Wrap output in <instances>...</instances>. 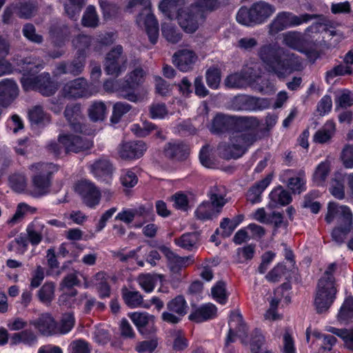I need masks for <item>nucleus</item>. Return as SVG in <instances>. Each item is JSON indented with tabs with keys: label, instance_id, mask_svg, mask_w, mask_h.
<instances>
[{
	"label": "nucleus",
	"instance_id": "1",
	"mask_svg": "<svg viewBox=\"0 0 353 353\" xmlns=\"http://www.w3.org/2000/svg\"><path fill=\"white\" fill-rule=\"evenodd\" d=\"M259 56L268 70L275 73L279 78H284L301 68L298 57L275 43L262 46Z\"/></svg>",
	"mask_w": 353,
	"mask_h": 353
},
{
	"label": "nucleus",
	"instance_id": "2",
	"mask_svg": "<svg viewBox=\"0 0 353 353\" xmlns=\"http://www.w3.org/2000/svg\"><path fill=\"white\" fill-rule=\"evenodd\" d=\"M257 139L256 134L252 130L233 132L228 144H221L219 146V153L226 159L239 158Z\"/></svg>",
	"mask_w": 353,
	"mask_h": 353
},
{
	"label": "nucleus",
	"instance_id": "3",
	"mask_svg": "<svg viewBox=\"0 0 353 353\" xmlns=\"http://www.w3.org/2000/svg\"><path fill=\"white\" fill-rule=\"evenodd\" d=\"M275 6L264 1L254 3L248 9L243 7L236 14V21L244 26L265 23L276 12Z\"/></svg>",
	"mask_w": 353,
	"mask_h": 353
},
{
	"label": "nucleus",
	"instance_id": "4",
	"mask_svg": "<svg viewBox=\"0 0 353 353\" xmlns=\"http://www.w3.org/2000/svg\"><path fill=\"white\" fill-rule=\"evenodd\" d=\"M92 141L82 136L71 133H61L58 137L57 141L51 142L48 149L56 156H61L63 153H78L90 149L92 146Z\"/></svg>",
	"mask_w": 353,
	"mask_h": 353
},
{
	"label": "nucleus",
	"instance_id": "5",
	"mask_svg": "<svg viewBox=\"0 0 353 353\" xmlns=\"http://www.w3.org/2000/svg\"><path fill=\"white\" fill-rule=\"evenodd\" d=\"M43 68V64L35 65L30 68V72L23 74L21 78L23 88L26 90H37L45 96L53 94L58 89L57 84L50 81L48 73L36 76L35 73Z\"/></svg>",
	"mask_w": 353,
	"mask_h": 353
},
{
	"label": "nucleus",
	"instance_id": "6",
	"mask_svg": "<svg viewBox=\"0 0 353 353\" xmlns=\"http://www.w3.org/2000/svg\"><path fill=\"white\" fill-rule=\"evenodd\" d=\"M54 168L52 163H37L30 165L34 196H42L48 192L50 186V176Z\"/></svg>",
	"mask_w": 353,
	"mask_h": 353
},
{
	"label": "nucleus",
	"instance_id": "7",
	"mask_svg": "<svg viewBox=\"0 0 353 353\" xmlns=\"http://www.w3.org/2000/svg\"><path fill=\"white\" fill-rule=\"evenodd\" d=\"M137 5L144 6L142 12L137 18L139 26L145 28L152 43H157L159 37L158 22L150 10V3L146 0H130L128 6L130 8Z\"/></svg>",
	"mask_w": 353,
	"mask_h": 353
},
{
	"label": "nucleus",
	"instance_id": "8",
	"mask_svg": "<svg viewBox=\"0 0 353 353\" xmlns=\"http://www.w3.org/2000/svg\"><path fill=\"white\" fill-rule=\"evenodd\" d=\"M314 18L316 15L309 14L297 16L290 12H280L270 23L269 33L274 35L286 28L299 26Z\"/></svg>",
	"mask_w": 353,
	"mask_h": 353
},
{
	"label": "nucleus",
	"instance_id": "9",
	"mask_svg": "<svg viewBox=\"0 0 353 353\" xmlns=\"http://www.w3.org/2000/svg\"><path fill=\"white\" fill-rule=\"evenodd\" d=\"M325 219L327 223L335 222L336 227L350 230L353 223V214L348 206L330 202Z\"/></svg>",
	"mask_w": 353,
	"mask_h": 353
},
{
	"label": "nucleus",
	"instance_id": "10",
	"mask_svg": "<svg viewBox=\"0 0 353 353\" xmlns=\"http://www.w3.org/2000/svg\"><path fill=\"white\" fill-rule=\"evenodd\" d=\"M337 289L336 284L330 281L319 279L314 299V305L318 313L326 312L336 299Z\"/></svg>",
	"mask_w": 353,
	"mask_h": 353
},
{
	"label": "nucleus",
	"instance_id": "11",
	"mask_svg": "<svg viewBox=\"0 0 353 353\" xmlns=\"http://www.w3.org/2000/svg\"><path fill=\"white\" fill-rule=\"evenodd\" d=\"M98 86L94 83L88 84L87 80L80 77L66 83L62 89V94L68 98L89 97L98 92Z\"/></svg>",
	"mask_w": 353,
	"mask_h": 353
},
{
	"label": "nucleus",
	"instance_id": "12",
	"mask_svg": "<svg viewBox=\"0 0 353 353\" xmlns=\"http://www.w3.org/2000/svg\"><path fill=\"white\" fill-rule=\"evenodd\" d=\"M104 65L106 73L115 77L126 70L127 58L123 54L121 46H115L107 54Z\"/></svg>",
	"mask_w": 353,
	"mask_h": 353
},
{
	"label": "nucleus",
	"instance_id": "13",
	"mask_svg": "<svg viewBox=\"0 0 353 353\" xmlns=\"http://www.w3.org/2000/svg\"><path fill=\"white\" fill-rule=\"evenodd\" d=\"M145 76V72L141 67H137L128 73L123 84L121 97L131 102L138 101L139 97L134 89L143 82Z\"/></svg>",
	"mask_w": 353,
	"mask_h": 353
},
{
	"label": "nucleus",
	"instance_id": "14",
	"mask_svg": "<svg viewBox=\"0 0 353 353\" xmlns=\"http://www.w3.org/2000/svg\"><path fill=\"white\" fill-rule=\"evenodd\" d=\"M75 190L87 206L94 208L99 203L101 192L91 181L81 180L77 183Z\"/></svg>",
	"mask_w": 353,
	"mask_h": 353
},
{
	"label": "nucleus",
	"instance_id": "15",
	"mask_svg": "<svg viewBox=\"0 0 353 353\" xmlns=\"http://www.w3.org/2000/svg\"><path fill=\"white\" fill-rule=\"evenodd\" d=\"M252 71L253 68H248L240 73L230 74L225 80V85L231 88H241L250 85L259 79Z\"/></svg>",
	"mask_w": 353,
	"mask_h": 353
},
{
	"label": "nucleus",
	"instance_id": "16",
	"mask_svg": "<svg viewBox=\"0 0 353 353\" xmlns=\"http://www.w3.org/2000/svg\"><path fill=\"white\" fill-rule=\"evenodd\" d=\"M147 149L141 141L123 143L118 149L119 157L123 159H136L143 156Z\"/></svg>",
	"mask_w": 353,
	"mask_h": 353
},
{
	"label": "nucleus",
	"instance_id": "17",
	"mask_svg": "<svg viewBox=\"0 0 353 353\" xmlns=\"http://www.w3.org/2000/svg\"><path fill=\"white\" fill-rule=\"evenodd\" d=\"M281 177L282 181L285 183L294 193L299 194L305 190L306 180L304 172L288 170L283 173Z\"/></svg>",
	"mask_w": 353,
	"mask_h": 353
},
{
	"label": "nucleus",
	"instance_id": "18",
	"mask_svg": "<svg viewBox=\"0 0 353 353\" xmlns=\"http://www.w3.org/2000/svg\"><path fill=\"white\" fill-rule=\"evenodd\" d=\"M193 8H185L177 15V21L181 28L187 33H193L199 28V15L192 11Z\"/></svg>",
	"mask_w": 353,
	"mask_h": 353
},
{
	"label": "nucleus",
	"instance_id": "19",
	"mask_svg": "<svg viewBox=\"0 0 353 353\" xmlns=\"http://www.w3.org/2000/svg\"><path fill=\"white\" fill-rule=\"evenodd\" d=\"M159 250L169 261L170 268L173 273L179 272L182 268H185L194 262L192 256L181 257L165 245L160 246Z\"/></svg>",
	"mask_w": 353,
	"mask_h": 353
},
{
	"label": "nucleus",
	"instance_id": "20",
	"mask_svg": "<svg viewBox=\"0 0 353 353\" xmlns=\"http://www.w3.org/2000/svg\"><path fill=\"white\" fill-rule=\"evenodd\" d=\"M197 59L198 57L194 51L183 49L174 53L173 62L181 71L188 72L192 68Z\"/></svg>",
	"mask_w": 353,
	"mask_h": 353
},
{
	"label": "nucleus",
	"instance_id": "21",
	"mask_svg": "<svg viewBox=\"0 0 353 353\" xmlns=\"http://www.w3.org/2000/svg\"><path fill=\"white\" fill-rule=\"evenodd\" d=\"M19 88L15 81L5 79L0 81V105H9L18 96Z\"/></svg>",
	"mask_w": 353,
	"mask_h": 353
},
{
	"label": "nucleus",
	"instance_id": "22",
	"mask_svg": "<svg viewBox=\"0 0 353 353\" xmlns=\"http://www.w3.org/2000/svg\"><path fill=\"white\" fill-rule=\"evenodd\" d=\"M229 333L226 339V343L229 344L234 341V337L236 335L243 338L246 333V327L243 322L242 316L238 311L231 312L229 321Z\"/></svg>",
	"mask_w": 353,
	"mask_h": 353
},
{
	"label": "nucleus",
	"instance_id": "23",
	"mask_svg": "<svg viewBox=\"0 0 353 353\" xmlns=\"http://www.w3.org/2000/svg\"><path fill=\"white\" fill-rule=\"evenodd\" d=\"M217 307L211 303H208L194 309L189 316L190 320L201 323L216 316Z\"/></svg>",
	"mask_w": 353,
	"mask_h": 353
},
{
	"label": "nucleus",
	"instance_id": "24",
	"mask_svg": "<svg viewBox=\"0 0 353 353\" xmlns=\"http://www.w3.org/2000/svg\"><path fill=\"white\" fill-rule=\"evenodd\" d=\"M41 334L46 336L57 334V324L49 314H43L38 319L30 321Z\"/></svg>",
	"mask_w": 353,
	"mask_h": 353
},
{
	"label": "nucleus",
	"instance_id": "25",
	"mask_svg": "<svg viewBox=\"0 0 353 353\" xmlns=\"http://www.w3.org/2000/svg\"><path fill=\"white\" fill-rule=\"evenodd\" d=\"M152 208H147L143 205H140L137 208H124L119 212L115 216L116 221H120L125 224L132 223L136 216H144L149 214Z\"/></svg>",
	"mask_w": 353,
	"mask_h": 353
},
{
	"label": "nucleus",
	"instance_id": "26",
	"mask_svg": "<svg viewBox=\"0 0 353 353\" xmlns=\"http://www.w3.org/2000/svg\"><path fill=\"white\" fill-rule=\"evenodd\" d=\"M185 0H163L159 6V10L169 20L177 19V15L183 10Z\"/></svg>",
	"mask_w": 353,
	"mask_h": 353
},
{
	"label": "nucleus",
	"instance_id": "27",
	"mask_svg": "<svg viewBox=\"0 0 353 353\" xmlns=\"http://www.w3.org/2000/svg\"><path fill=\"white\" fill-rule=\"evenodd\" d=\"M85 57L78 55L77 58L69 63H61L57 66V74H72L78 75L82 72L85 66Z\"/></svg>",
	"mask_w": 353,
	"mask_h": 353
},
{
	"label": "nucleus",
	"instance_id": "28",
	"mask_svg": "<svg viewBox=\"0 0 353 353\" xmlns=\"http://www.w3.org/2000/svg\"><path fill=\"white\" fill-rule=\"evenodd\" d=\"M282 37L284 45L301 52H306L304 50L305 39L301 32L289 31L283 33Z\"/></svg>",
	"mask_w": 353,
	"mask_h": 353
},
{
	"label": "nucleus",
	"instance_id": "29",
	"mask_svg": "<svg viewBox=\"0 0 353 353\" xmlns=\"http://www.w3.org/2000/svg\"><path fill=\"white\" fill-rule=\"evenodd\" d=\"M346 174L342 171L334 173L330 181L329 190L330 194L336 199L341 200L345 197L344 181Z\"/></svg>",
	"mask_w": 353,
	"mask_h": 353
},
{
	"label": "nucleus",
	"instance_id": "30",
	"mask_svg": "<svg viewBox=\"0 0 353 353\" xmlns=\"http://www.w3.org/2000/svg\"><path fill=\"white\" fill-rule=\"evenodd\" d=\"M236 123V118L234 117L217 114L212 120L210 130L213 133L223 132L232 128Z\"/></svg>",
	"mask_w": 353,
	"mask_h": 353
},
{
	"label": "nucleus",
	"instance_id": "31",
	"mask_svg": "<svg viewBox=\"0 0 353 353\" xmlns=\"http://www.w3.org/2000/svg\"><path fill=\"white\" fill-rule=\"evenodd\" d=\"M29 241L32 245L39 244L46 234L45 225L38 220H34L26 228Z\"/></svg>",
	"mask_w": 353,
	"mask_h": 353
},
{
	"label": "nucleus",
	"instance_id": "32",
	"mask_svg": "<svg viewBox=\"0 0 353 353\" xmlns=\"http://www.w3.org/2000/svg\"><path fill=\"white\" fill-rule=\"evenodd\" d=\"M189 151L187 145L179 142L173 141L168 143L164 149L165 155L170 159H182L185 157Z\"/></svg>",
	"mask_w": 353,
	"mask_h": 353
},
{
	"label": "nucleus",
	"instance_id": "33",
	"mask_svg": "<svg viewBox=\"0 0 353 353\" xmlns=\"http://www.w3.org/2000/svg\"><path fill=\"white\" fill-rule=\"evenodd\" d=\"M37 343V337L34 332L30 330L15 332L10 336V344L12 345L23 343L28 346H32Z\"/></svg>",
	"mask_w": 353,
	"mask_h": 353
},
{
	"label": "nucleus",
	"instance_id": "34",
	"mask_svg": "<svg viewBox=\"0 0 353 353\" xmlns=\"http://www.w3.org/2000/svg\"><path fill=\"white\" fill-rule=\"evenodd\" d=\"M129 317L141 334L144 333L143 330L147 325L153 327L154 316L147 312H133L129 314Z\"/></svg>",
	"mask_w": 353,
	"mask_h": 353
},
{
	"label": "nucleus",
	"instance_id": "35",
	"mask_svg": "<svg viewBox=\"0 0 353 353\" xmlns=\"http://www.w3.org/2000/svg\"><path fill=\"white\" fill-rule=\"evenodd\" d=\"M122 296L125 304L130 307H143L149 308L150 305L143 302L141 294L137 291H130L125 288L122 290Z\"/></svg>",
	"mask_w": 353,
	"mask_h": 353
},
{
	"label": "nucleus",
	"instance_id": "36",
	"mask_svg": "<svg viewBox=\"0 0 353 353\" xmlns=\"http://www.w3.org/2000/svg\"><path fill=\"white\" fill-rule=\"evenodd\" d=\"M353 319V296H349L344 300L339 313L336 320L341 325L347 323Z\"/></svg>",
	"mask_w": 353,
	"mask_h": 353
},
{
	"label": "nucleus",
	"instance_id": "37",
	"mask_svg": "<svg viewBox=\"0 0 353 353\" xmlns=\"http://www.w3.org/2000/svg\"><path fill=\"white\" fill-rule=\"evenodd\" d=\"M335 131V123L332 121H327L324 125L315 133L314 141L319 143H326L332 139Z\"/></svg>",
	"mask_w": 353,
	"mask_h": 353
},
{
	"label": "nucleus",
	"instance_id": "38",
	"mask_svg": "<svg viewBox=\"0 0 353 353\" xmlns=\"http://www.w3.org/2000/svg\"><path fill=\"white\" fill-rule=\"evenodd\" d=\"M65 117L68 121L73 125L75 131L82 132L81 125L79 122L81 118V108L79 104H72L68 105L65 110Z\"/></svg>",
	"mask_w": 353,
	"mask_h": 353
},
{
	"label": "nucleus",
	"instance_id": "39",
	"mask_svg": "<svg viewBox=\"0 0 353 353\" xmlns=\"http://www.w3.org/2000/svg\"><path fill=\"white\" fill-rule=\"evenodd\" d=\"M272 177L268 176L253 186L247 194L248 200L252 203H258L261 200V195L263 191L270 185Z\"/></svg>",
	"mask_w": 353,
	"mask_h": 353
},
{
	"label": "nucleus",
	"instance_id": "40",
	"mask_svg": "<svg viewBox=\"0 0 353 353\" xmlns=\"http://www.w3.org/2000/svg\"><path fill=\"white\" fill-rule=\"evenodd\" d=\"M91 172L96 177L107 176L110 178L112 172V165L107 159H99L90 165Z\"/></svg>",
	"mask_w": 353,
	"mask_h": 353
},
{
	"label": "nucleus",
	"instance_id": "41",
	"mask_svg": "<svg viewBox=\"0 0 353 353\" xmlns=\"http://www.w3.org/2000/svg\"><path fill=\"white\" fill-rule=\"evenodd\" d=\"M331 168L330 161L325 160L321 162L315 169L313 174V181L317 185H323L330 174Z\"/></svg>",
	"mask_w": 353,
	"mask_h": 353
},
{
	"label": "nucleus",
	"instance_id": "42",
	"mask_svg": "<svg viewBox=\"0 0 353 353\" xmlns=\"http://www.w3.org/2000/svg\"><path fill=\"white\" fill-rule=\"evenodd\" d=\"M225 188L221 185L212 187L210 192L211 203L214 207L220 210L226 203Z\"/></svg>",
	"mask_w": 353,
	"mask_h": 353
},
{
	"label": "nucleus",
	"instance_id": "43",
	"mask_svg": "<svg viewBox=\"0 0 353 353\" xmlns=\"http://www.w3.org/2000/svg\"><path fill=\"white\" fill-rule=\"evenodd\" d=\"M214 208L210 203L203 202L195 210V216L202 221L210 219L213 216H216L220 212V210H215Z\"/></svg>",
	"mask_w": 353,
	"mask_h": 353
},
{
	"label": "nucleus",
	"instance_id": "44",
	"mask_svg": "<svg viewBox=\"0 0 353 353\" xmlns=\"http://www.w3.org/2000/svg\"><path fill=\"white\" fill-rule=\"evenodd\" d=\"M270 198L274 205H285L289 204L292 198L290 193L279 186L274 189L270 194Z\"/></svg>",
	"mask_w": 353,
	"mask_h": 353
},
{
	"label": "nucleus",
	"instance_id": "45",
	"mask_svg": "<svg viewBox=\"0 0 353 353\" xmlns=\"http://www.w3.org/2000/svg\"><path fill=\"white\" fill-rule=\"evenodd\" d=\"M161 30L163 37L169 42L175 43L179 42L181 39V33L177 31L171 20H169V21H165L162 23Z\"/></svg>",
	"mask_w": 353,
	"mask_h": 353
},
{
	"label": "nucleus",
	"instance_id": "46",
	"mask_svg": "<svg viewBox=\"0 0 353 353\" xmlns=\"http://www.w3.org/2000/svg\"><path fill=\"white\" fill-rule=\"evenodd\" d=\"M199 241V235L196 232H189L181 235L179 238L174 239V243L178 246L191 250L196 245Z\"/></svg>",
	"mask_w": 353,
	"mask_h": 353
},
{
	"label": "nucleus",
	"instance_id": "47",
	"mask_svg": "<svg viewBox=\"0 0 353 353\" xmlns=\"http://www.w3.org/2000/svg\"><path fill=\"white\" fill-rule=\"evenodd\" d=\"M326 330L341 338L345 346L353 350V329H338L329 326L326 327Z\"/></svg>",
	"mask_w": 353,
	"mask_h": 353
},
{
	"label": "nucleus",
	"instance_id": "48",
	"mask_svg": "<svg viewBox=\"0 0 353 353\" xmlns=\"http://www.w3.org/2000/svg\"><path fill=\"white\" fill-rule=\"evenodd\" d=\"M107 114V108L102 101H94L89 108L90 118L94 121H103Z\"/></svg>",
	"mask_w": 353,
	"mask_h": 353
},
{
	"label": "nucleus",
	"instance_id": "49",
	"mask_svg": "<svg viewBox=\"0 0 353 353\" xmlns=\"http://www.w3.org/2000/svg\"><path fill=\"white\" fill-rule=\"evenodd\" d=\"M29 211L34 212L35 209L25 203H19L15 213L7 221V224L10 226L15 225L23 220L24 215Z\"/></svg>",
	"mask_w": 353,
	"mask_h": 353
},
{
	"label": "nucleus",
	"instance_id": "50",
	"mask_svg": "<svg viewBox=\"0 0 353 353\" xmlns=\"http://www.w3.org/2000/svg\"><path fill=\"white\" fill-rule=\"evenodd\" d=\"M212 298L219 303L224 305L228 301V294L223 281H218L211 288Z\"/></svg>",
	"mask_w": 353,
	"mask_h": 353
},
{
	"label": "nucleus",
	"instance_id": "51",
	"mask_svg": "<svg viewBox=\"0 0 353 353\" xmlns=\"http://www.w3.org/2000/svg\"><path fill=\"white\" fill-rule=\"evenodd\" d=\"M91 42L92 38L85 34H79L72 41L73 47L77 50V54L83 57H85V51Z\"/></svg>",
	"mask_w": 353,
	"mask_h": 353
},
{
	"label": "nucleus",
	"instance_id": "52",
	"mask_svg": "<svg viewBox=\"0 0 353 353\" xmlns=\"http://www.w3.org/2000/svg\"><path fill=\"white\" fill-rule=\"evenodd\" d=\"M132 109V105L125 102H117L112 108V114L110 118L112 123H117L122 117L127 114Z\"/></svg>",
	"mask_w": 353,
	"mask_h": 353
},
{
	"label": "nucleus",
	"instance_id": "53",
	"mask_svg": "<svg viewBox=\"0 0 353 353\" xmlns=\"http://www.w3.org/2000/svg\"><path fill=\"white\" fill-rule=\"evenodd\" d=\"M95 283L101 298L110 296V289L107 281V276L104 272H98L94 276Z\"/></svg>",
	"mask_w": 353,
	"mask_h": 353
},
{
	"label": "nucleus",
	"instance_id": "54",
	"mask_svg": "<svg viewBox=\"0 0 353 353\" xmlns=\"http://www.w3.org/2000/svg\"><path fill=\"white\" fill-rule=\"evenodd\" d=\"M243 216H239L232 220L228 218H224L220 224V228L221 230V235L223 237H228L230 236L234 229L239 225L242 221Z\"/></svg>",
	"mask_w": 353,
	"mask_h": 353
},
{
	"label": "nucleus",
	"instance_id": "55",
	"mask_svg": "<svg viewBox=\"0 0 353 353\" xmlns=\"http://www.w3.org/2000/svg\"><path fill=\"white\" fill-rule=\"evenodd\" d=\"M188 305L183 296H177L168 303L169 310L183 316L186 314Z\"/></svg>",
	"mask_w": 353,
	"mask_h": 353
},
{
	"label": "nucleus",
	"instance_id": "56",
	"mask_svg": "<svg viewBox=\"0 0 353 353\" xmlns=\"http://www.w3.org/2000/svg\"><path fill=\"white\" fill-rule=\"evenodd\" d=\"M83 4V0H68L65 3V13L70 18L76 20Z\"/></svg>",
	"mask_w": 353,
	"mask_h": 353
},
{
	"label": "nucleus",
	"instance_id": "57",
	"mask_svg": "<svg viewBox=\"0 0 353 353\" xmlns=\"http://www.w3.org/2000/svg\"><path fill=\"white\" fill-rule=\"evenodd\" d=\"M99 17L94 6H88L82 18V24L86 27L95 28L98 26Z\"/></svg>",
	"mask_w": 353,
	"mask_h": 353
},
{
	"label": "nucleus",
	"instance_id": "58",
	"mask_svg": "<svg viewBox=\"0 0 353 353\" xmlns=\"http://www.w3.org/2000/svg\"><path fill=\"white\" fill-rule=\"evenodd\" d=\"M140 287L146 292H151L154 289L157 278L150 274H142L137 278Z\"/></svg>",
	"mask_w": 353,
	"mask_h": 353
},
{
	"label": "nucleus",
	"instance_id": "59",
	"mask_svg": "<svg viewBox=\"0 0 353 353\" xmlns=\"http://www.w3.org/2000/svg\"><path fill=\"white\" fill-rule=\"evenodd\" d=\"M54 285L53 283H46L39 290V300L45 303H49L54 296Z\"/></svg>",
	"mask_w": 353,
	"mask_h": 353
},
{
	"label": "nucleus",
	"instance_id": "60",
	"mask_svg": "<svg viewBox=\"0 0 353 353\" xmlns=\"http://www.w3.org/2000/svg\"><path fill=\"white\" fill-rule=\"evenodd\" d=\"M352 72V69L350 65H348L345 63L340 64L326 72L325 79L327 82L329 83L331 80L337 76L350 74Z\"/></svg>",
	"mask_w": 353,
	"mask_h": 353
},
{
	"label": "nucleus",
	"instance_id": "61",
	"mask_svg": "<svg viewBox=\"0 0 353 353\" xmlns=\"http://www.w3.org/2000/svg\"><path fill=\"white\" fill-rule=\"evenodd\" d=\"M219 6L218 0H196L191 8H196L202 12H212Z\"/></svg>",
	"mask_w": 353,
	"mask_h": 353
},
{
	"label": "nucleus",
	"instance_id": "62",
	"mask_svg": "<svg viewBox=\"0 0 353 353\" xmlns=\"http://www.w3.org/2000/svg\"><path fill=\"white\" fill-rule=\"evenodd\" d=\"M74 325V319L73 314L67 313L63 315L59 325H57V334L68 333Z\"/></svg>",
	"mask_w": 353,
	"mask_h": 353
},
{
	"label": "nucleus",
	"instance_id": "63",
	"mask_svg": "<svg viewBox=\"0 0 353 353\" xmlns=\"http://www.w3.org/2000/svg\"><path fill=\"white\" fill-rule=\"evenodd\" d=\"M28 115L30 121L36 124L42 123L49 120L48 116L39 105L34 106L29 111Z\"/></svg>",
	"mask_w": 353,
	"mask_h": 353
},
{
	"label": "nucleus",
	"instance_id": "64",
	"mask_svg": "<svg viewBox=\"0 0 353 353\" xmlns=\"http://www.w3.org/2000/svg\"><path fill=\"white\" fill-rule=\"evenodd\" d=\"M28 247V241L26 237L21 234L9 244L10 250H15L19 254H23Z\"/></svg>",
	"mask_w": 353,
	"mask_h": 353
}]
</instances>
